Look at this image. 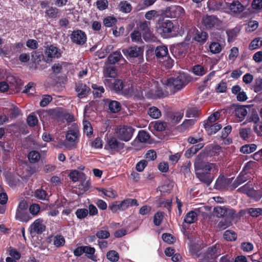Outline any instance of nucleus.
Returning <instances> with one entry per match:
<instances>
[{"label":"nucleus","mask_w":262,"mask_h":262,"mask_svg":"<svg viewBox=\"0 0 262 262\" xmlns=\"http://www.w3.org/2000/svg\"><path fill=\"white\" fill-rule=\"evenodd\" d=\"M192 39L200 43H204L207 37V34L205 32H199L198 30L194 29L193 30Z\"/></svg>","instance_id":"19"},{"label":"nucleus","mask_w":262,"mask_h":262,"mask_svg":"<svg viewBox=\"0 0 262 262\" xmlns=\"http://www.w3.org/2000/svg\"><path fill=\"white\" fill-rule=\"evenodd\" d=\"M124 210L130 207L137 206L139 205L138 201L136 199H126L122 201Z\"/></svg>","instance_id":"29"},{"label":"nucleus","mask_w":262,"mask_h":262,"mask_svg":"<svg viewBox=\"0 0 262 262\" xmlns=\"http://www.w3.org/2000/svg\"><path fill=\"white\" fill-rule=\"evenodd\" d=\"M99 191L101 192L104 195L111 198H115L117 196V193L116 191L112 188L107 189L98 188Z\"/></svg>","instance_id":"33"},{"label":"nucleus","mask_w":262,"mask_h":262,"mask_svg":"<svg viewBox=\"0 0 262 262\" xmlns=\"http://www.w3.org/2000/svg\"><path fill=\"white\" fill-rule=\"evenodd\" d=\"M206 72L207 70L201 65H195L193 68V73L198 76H202L204 75Z\"/></svg>","instance_id":"42"},{"label":"nucleus","mask_w":262,"mask_h":262,"mask_svg":"<svg viewBox=\"0 0 262 262\" xmlns=\"http://www.w3.org/2000/svg\"><path fill=\"white\" fill-rule=\"evenodd\" d=\"M249 196L253 198L256 201H257L262 197V190L256 191L253 189L251 195H249Z\"/></svg>","instance_id":"60"},{"label":"nucleus","mask_w":262,"mask_h":262,"mask_svg":"<svg viewBox=\"0 0 262 262\" xmlns=\"http://www.w3.org/2000/svg\"><path fill=\"white\" fill-rule=\"evenodd\" d=\"M138 138L140 142H147L149 139V135L146 132L141 130L138 133Z\"/></svg>","instance_id":"48"},{"label":"nucleus","mask_w":262,"mask_h":262,"mask_svg":"<svg viewBox=\"0 0 262 262\" xmlns=\"http://www.w3.org/2000/svg\"><path fill=\"white\" fill-rule=\"evenodd\" d=\"M168 49L165 46H160L156 48L155 53L158 58L166 57L168 55Z\"/></svg>","instance_id":"22"},{"label":"nucleus","mask_w":262,"mask_h":262,"mask_svg":"<svg viewBox=\"0 0 262 262\" xmlns=\"http://www.w3.org/2000/svg\"><path fill=\"white\" fill-rule=\"evenodd\" d=\"M214 213L217 217H222L224 216L227 212V209L225 207L217 206L214 208Z\"/></svg>","instance_id":"39"},{"label":"nucleus","mask_w":262,"mask_h":262,"mask_svg":"<svg viewBox=\"0 0 262 262\" xmlns=\"http://www.w3.org/2000/svg\"><path fill=\"white\" fill-rule=\"evenodd\" d=\"M58 14V10L53 7L50 8L46 11V14L50 18H56Z\"/></svg>","instance_id":"51"},{"label":"nucleus","mask_w":262,"mask_h":262,"mask_svg":"<svg viewBox=\"0 0 262 262\" xmlns=\"http://www.w3.org/2000/svg\"><path fill=\"white\" fill-rule=\"evenodd\" d=\"M147 165V162L145 160H142L137 163L136 165V169L138 172H142L143 171Z\"/></svg>","instance_id":"63"},{"label":"nucleus","mask_w":262,"mask_h":262,"mask_svg":"<svg viewBox=\"0 0 262 262\" xmlns=\"http://www.w3.org/2000/svg\"><path fill=\"white\" fill-rule=\"evenodd\" d=\"M162 238L165 242L169 244L173 243L176 241V238L171 234L168 233L163 234Z\"/></svg>","instance_id":"61"},{"label":"nucleus","mask_w":262,"mask_h":262,"mask_svg":"<svg viewBox=\"0 0 262 262\" xmlns=\"http://www.w3.org/2000/svg\"><path fill=\"white\" fill-rule=\"evenodd\" d=\"M118 7L119 10L124 13H129L132 9L130 4L125 1L120 2Z\"/></svg>","instance_id":"26"},{"label":"nucleus","mask_w":262,"mask_h":262,"mask_svg":"<svg viewBox=\"0 0 262 262\" xmlns=\"http://www.w3.org/2000/svg\"><path fill=\"white\" fill-rule=\"evenodd\" d=\"M105 147L107 149L118 150L123 147V144L119 142L115 137H112L107 140Z\"/></svg>","instance_id":"17"},{"label":"nucleus","mask_w":262,"mask_h":262,"mask_svg":"<svg viewBox=\"0 0 262 262\" xmlns=\"http://www.w3.org/2000/svg\"><path fill=\"white\" fill-rule=\"evenodd\" d=\"M130 38L133 42H139L141 41V34L136 30H135L130 34Z\"/></svg>","instance_id":"47"},{"label":"nucleus","mask_w":262,"mask_h":262,"mask_svg":"<svg viewBox=\"0 0 262 262\" xmlns=\"http://www.w3.org/2000/svg\"><path fill=\"white\" fill-rule=\"evenodd\" d=\"M96 5L99 10H103L108 7V3L107 0H97Z\"/></svg>","instance_id":"49"},{"label":"nucleus","mask_w":262,"mask_h":262,"mask_svg":"<svg viewBox=\"0 0 262 262\" xmlns=\"http://www.w3.org/2000/svg\"><path fill=\"white\" fill-rule=\"evenodd\" d=\"M148 114L154 119H158L161 116V112L160 110L155 106L151 107L148 109Z\"/></svg>","instance_id":"31"},{"label":"nucleus","mask_w":262,"mask_h":262,"mask_svg":"<svg viewBox=\"0 0 262 262\" xmlns=\"http://www.w3.org/2000/svg\"><path fill=\"white\" fill-rule=\"evenodd\" d=\"M163 219V213L162 212H157L154 215V223L156 226L161 224Z\"/></svg>","instance_id":"54"},{"label":"nucleus","mask_w":262,"mask_h":262,"mask_svg":"<svg viewBox=\"0 0 262 262\" xmlns=\"http://www.w3.org/2000/svg\"><path fill=\"white\" fill-rule=\"evenodd\" d=\"M77 96L79 98H82L86 96L90 93V89L83 83H79L76 86Z\"/></svg>","instance_id":"20"},{"label":"nucleus","mask_w":262,"mask_h":262,"mask_svg":"<svg viewBox=\"0 0 262 262\" xmlns=\"http://www.w3.org/2000/svg\"><path fill=\"white\" fill-rule=\"evenodd\" d=\"M40 158V154L35 150L30 151L28 154V159L30 163H35L39 161Z\"/></svg>","instance_id":"30"},{"label":"nucleus","mask_w":262,"mask_h":262,"mask_svg":"<svg viewBox=\"0 0 262 262\" xmlns=\"http://www.w3.org/2000/svg\"><path fill=\"white\" fill-rule=\"evenodd\" d=\"M224 238L228 241H234L236 239V234L232 231L227 230L224 233Z\"/></svg>","instance_id":"41"},{"label":"nucleus","mask_w":262,"mask_h":262,"mask_svg":"<svg viewBox=\"0 0 262 262\" xmlns=\"http://www.w3.org/2000/svg\"><path fill=\"white\" fill-rule=\"evenodd\" d=\"M134 129L130 126L120 127L116 133L118 137L125 142L128 141L132 137Z\"/></svg>","instance_id":"7"},{"label":"nucleus","mask_w":262,"mask_h":262,"mask_svg":"<svg viewBox=\"0 0 262 262\" xmlns=\"http://www.w3.org/2000/svg\"><path fill=\"white\" fill-rule=\"evenodd\" d=\"M159 16V12L155 10L148 11L145 14V18L148 20H154L155 18H158Z\"/></svg>","instance_id":"40"},{"label":"nucleus","mask_w":262,"mask_h":262,"mask_svg":"<svg viewBox=\"0 0 262 262\" xmlns=\"http://www.w3.org/2000/svg\"><path fill=\"white\" fill-rule=\"evenodd\" d=\"M258 26V23L256 20H252L248 22L246 27L248 32H252L255 30Z\"/></svg>","instance_id":"53"},{"label":"nucleus","mask_w":262,"mask_h":262,"mask_svg":"<svg viewBox=\"0 0 262 262\" xmlns=\"http://www.w3.org/2000/svg\"><path fill=\"white\" fill-rule=\"evenodd\" d=\"M262 46V37H257L250 43L249 49L251 50L258 49Z\"/></svg>","instance_id":"35"},{"label":"nucleus","mask_w":262,"mask_h":262,"mask_svg":"<svg viewBox=\"0 0 262 262\" xmlns=\"http://www.w3.org/2000/svg\"><path fill=\"white\" fill-rule=\"evenodd\" d=\"M106 257L112 262H116L119 258V255L116 251L110 250L107 253Z\"/></svg>","instance_id":"38"},{"label":"nucleus","mask_w":262,"mask_h":262,"mask_svg":"<svg viewBox=\"0 0 262 262\" xmlns=\"http://www.w3.org/2000/svg\"><path fill=\"white\" fill-rule=\"evenodd\" d=\"M204 127L208 135H212L215 134L220 130L222 127L221 124L216 123L214 124L204 123Z\"/></svg>","instance_id":"21"},{"label":"nucleus","mask_w":262,"mask_h":262,"mask_svg":"<svg viewBox=\"0 0 262 262\" xmlns=\"http://www.w3.org/2000/svg\"><path fill=\"white\" fill-rule=\"evenodd\" d=\"M238 49L236 47H233L230 50V52L228 56L229 59L232 61H234L235 59L237 57V56L238 55Z\"/></svg>","instance_id":"56"},{"label":"nucleus","mask_w":262,"mask_h":262,"mask_svg":"<svg viewBox=\"0 0 262 262\" xmlns=\"http://www.w3.org/2000/svg\"><path fill=\"white\" fill-rule=\"evenodd\" d=\"M208 254L211 256L212 258L216 257L221 254L220 246L219 244H216L212 246L208 250Z\"/></svg>","instance_id":"28"},{"label":"nucleus","mask_w":262,"mask_h":262,"mask_svg":"<svg viewBox=\"0 0 262 262\" xmlns=\"http://www.w3.org/2000/svg\"><path fill=\"white\" fill-rule=\"evenodd\" d=\"M83 131L84 133L88 136H90L93 133V128L91 123L86 121H83Z\"/></svg>","instance_id":"50"},{"label":"nucleus","mask_w":262,"mask_h":262,"mask_svg":"<svg viewBox=\"0 0 262 262\" xmlns=\"http://www.w3.org/2000/svg\"><path fill=\"white\" fill-rule=\"evenodd\" d=\"M43 221L40 219L36 220L31 226V233H41L45 230Z\"/></svg>","instance_id":"14"},{"label":"nucleus","mask_w":262,"mask_h":262,"mask_svg":"<svg viewBox=\"0 0 262 262\" xmlns=\"http://www.w3.org/2000/svg\"><path fill=\"white\" fill-rule=\"evenodd\" d=\"M116 91H119L124 89V92L128 96H134L137 97H143V91L137 92V90L131 85L130 87L123 86L122 81L120 80H114V82L111 81V86H109Z\"/></svg>","instance_id":"2"},{"label":"nucleus","mask_w":262,"mask_h":262,"mask_svg":"<svg viewBox=\"0 0 262 262\" xmlns=\"http://www.w3.org/2000/svg\"><path fill=\"white\" fill-rule=\"evenodd\" d=\"M150 125L155 130L159 132L164 130L166 127V123L160 121H155V122H153L152 124H151Z\"/></svg>","instance_id":"37"},{"label":"nucleus","mask_w":262,"mask_h":262,"mask_svg":"<svg viewBox=\"0 0 262 262\" xmlns=\"http://www.w3.org/2000/svg\"><path fill=\"white\" fill-rule=\"evenodd\" d=\"M138 28L143 32V37L146 41L153 40L154 36L150 30V23L147 21H143L140 23Z\"/></svg>","instance_id":"9"},{"label":"nucleus","mask_w":262,"mask_h":262,"mask_svg":"<svg viewBox=\"0 0 262 262\" xmlns=\"http://www.w3.org/2000/svg\"><path fill=\"white\" fill-rule=\"evenodd\" d=\"M75 214L79 219L85 218L88 214V211L86 209H78L76 210Z\"/></svg>","instance_id":"62"},{"label":"nucleus","mask_w":262,"mask_h":262,"mask_svg":"<svg viewBox=\"0 0 262 262\" xmlns=\"http://www.w3.org/2000/svg\"><path fill=\"white\" fill-rule=\"evenodd\" d=\"M47 242L52 244L56 247H60L64 245L65 239L62 235H53L48 238Z\"/></svg>","instance_id":"18"},{"label":"nucleus","mask_w":262,"mask_h":262,"mask_svg":"<svg viewBox=\"0 0 262 262\" xmlns=\"http://www.w3.org/2000/svg\"><path fill=\"white\" fill-rule=\"evenodd\" d=\"M196 175L201 181L206 184L207 185H209L212 182V180L207 174L200 172H196Z\"/></svg>","instance_id":"36"},{"label":"nucleus","mask_w":262,"mask_h":262,"mask_svg":"<svg viewBox=\"0 0 262 262\" xmlns=\"http://www.w3.org/2000/svg\"><path fill=\"white\" fill-rule=\"evenodd\" d=\"M200 163L199 161H196L194 163V167L196 170H198L202 168L203 169L206 171H210L212 166V164H205L202 165H200Z\"/></svg>","instance_id":"44"},{"label":"nucleus","mask_w":262,"mask_h":262,"mask_svg":"<svg viewBox=\"0 0 262 262\" xmlns=\"http://www.w3.org/2000/svg\"><path fill=\"white\" fill-rule=\"evenodd\" d=\"M256 145L254 144L250 145H246L242 147L241 151L243 152L251 153L256 150Z\"/></svg>","instance_id":"58"},{"label":"nucleus","mask_w":262,"mask_h":262,"mask_svg":"<svg viewBox=\"0 0 262 262\" xmlns=\"http://www.w3.org/2000/svg\"><path fill=\"white\" fill-rule=\"evenodd\" d=\"M110 111L112 113H117L121 110L120 103L115 100L110 101L108 104Z\"/></svg>","instance_id":"34"},{"label":"nucleus","mask_w":262,"mask_h":262,"mask_svg":"<svg viewBox=\"0 0 262 262\" xmlns=\"http://www.w3.org/2000/svg\"><path fill=\"white\" fill-rule=\"evenodd\" d=\"M247 212L252 216L257 217L262 214V208H251L247 209Z\"/></svg>","instance_id":"45"},{"label":"nucleus","mask_w":262,"mask_h":262,"mask_svg":"<svg viewBox=\"0 0 262 262\" xmlns=\"http://www.w3.org/2000/svg\"><path fill=\"white\" fill-rule=\"evenodd\" d=\"M225 5V4H222L220 2H210L209 4V7L210 9L212 10H223L224 11L223 7Z\"/></svg>","instance_id":"43"},{"label":"nucleus","mask_w":262,"mask_h":262,"mask_svg":"<svg viewBox=\"0 0 262 262\" xmlns=\"http://www.w3.org/2000/svg\"><path fill=\"white\" fill-rule=\"evenodd\" d=\"M35 196L38 199L46 200L47 198V193L43 189H37L35 191Z\"/></svg>","instance_id":"57"},{"label":"nucleus","mask_w":262,"mask_h":262,"mask_svg":"<svg viewBox=\"0 0 262 262\" xmlns=\"http://www.w3.org/2000/svg\"><path fill=\"white\" fill-rule=\"evenodd\" d=\"M73 128L70 129L66 134L67 140L71 143L75 142L78 138V129L76 124L72 125Z\"/></svg>","instance_id":"16"},{"label":"nucleus","mask_w":262,"mask_h":262,"mask_svg":"<svg viewBox=\"0 0 262 262\" xmlns=\"http://www.w3.org/2000/svg\"><path fill=\"white\" fill-rule=\"evenodd\" d=\"M117 21L116 18L112 16H108L105 18L103 20L104 25L106 27H111Z\"/></svg>","instance_id":"52"},{"label":"nucleus","mask_w":262,"mask_h":262,"mask_svg":"<svg viewBox=\"0 0 262 262\" xmlns=\"http://www.w3.org/2000/svg\"><path fill=\"white\" fill-rule=\"evenodd\" d=\"M83 174L77 170H73L70 173V179L74 182L78 181L79 179L82 177Z\"/></svg>","instance_id":"55"},{"label":"nucleus","mask_w":262,"mask_h":262,"mask_svg":"<svg viewBox=\"0 0 262 262\" xmlns=\"http://www.w3.org/2000/svg\"><path fill=\"white\" fill-rule=\"evenodd\" d=\"M45 54L46 57L47 62H50L53 58H58L61 56L60 50L54 46H50L47 47L45 50Z\"/></svg>","instance_id":"10"},{"label":"nucleus","mask_w":262,"mask_h":262,"mask_svg":"<svg viewBox=\"0 0 262 262\" xmlns=\"http://www.w3.org/2000/svg\"><path fill=\"white\" fill-rule=\"evenodd\" d=\"M246 7L239 1H233L231 3H225L223 7L224 11L232 16H237L242 12Z\"/></svg>","instance_id":"4"},{"label":"nucleus","mask_w":262,"mask_h":262,"mask_svg":"<svg viewBox=\"0 0 262 262\" xmlns=\"http://www.w3.org/2000/svg\"><path fill=\"white\" fill-rule=\"evenodd\" d=\"M254 91L256 93L259 92L262 90V79L257 78L255 79V83L253 86Z\"/></svg>","instance_id":"64"},{"label":"nucleus","mask_w":262,"mask_h":262,"mask_svg":"<svg viewBox=\"0 0 262 262\" xmlns=\"http://www.w3.org/2000/svg\"><path fill=\"white\" fill-rule=\"evenodd\" d=\"M103 75L105 78L104 83L106 86H111L112 79H114L117 76V72L115 68L113 66L106 64L103 69Z\"/></svg>","instance_id":"6"},{"label":"nucleus","mask_w":262,"mask_h":262,"mask_svg":"<svg viewBox=\"0 0 262 262\" xmlns=\"http://www.w3.org/2000/svg\"><path fill=\"white\" fill-rule=\"evenodd\" d=\"M249 105H238L234 109L235 116L238 118L239 121H243L248 114L247 108Z\"/></svg>","instance_id":"15"},{"label":"nucleus","mask_w":262,"mask_h":262,"mask_svg":"<svg viewBox=\"0 0 262 262\" xmlns=\"http://www.w3.org/2000/svg\"><path fill=\"white\" fill-rule=\"evenodd\" d=\"M183 116V113L179 112L173 113L171 116L172 122L174 123H177L180 121Z\"/></svg>","instance_id":"59"},{"label":"nucleus","mask_w":262,"mask_h":262,"mask_svg":"<svg viewBox=\"0 0 262 262\" xmlns=\"http://www.w3.org/2000/svg\"><path fill=\"white\" fill-rule=\"evenodd\" d=\"M179 30V25H174L172 22L169 20H166L161 23L159 24L158 27V32L164 37L168 36L172 32H178Z\"/></svg>","instance_id":"3"},{"label":"nucleus","mask_w":262,"mask_h":262,"mask_svg":"<svg viewBox=\"0 0 262 262\" xmlns=\"http://www.w3.org/2000/svg\"><path fill=\"white\" fill-rule=\"evenodd\" d=\"M68 66L66 62H58L54 64L52 67L53 72L56 74L60 73L62 70Z\"/></svg>","instance_id":"25"},{"label":"nucleus","mask_w":262,"mask_h":262,"mask_svg":"<svg viewBox=\"0 0 262 262\" xmlns=\"http://www.w3.org/2000/svg\"><path fill=\"white\" fill-rule=\"evenodd\" d=\"M143 51L142 47L135 46L123 50L122 52L125 55H127L130 57H138L143 55Z\"/></svg>","instance_id":"13"},{"label":"nucleus","mask_w":262,"mask_h":262,"mask_svg":"<svg viewBox=\"0 0 262 262\" xmlns=\"http://www.w3.org/2000/svg\"><path fill=\"white\" fill-rule=\"evenodd\" d=\"M109 208L113 213H116L118 211H124V207L122 201L121 202L116 201L109 206Z\"/></svg>","instance_id":"24"},{"label":"nucleus","mask_w":262,"mask_h":262,"mask_svg":"<svg viewBox=\"0 0 262 262\" xmlns=\"http://www.w3.org/2000/svg\"><path fill=\"white\" fill-rule=\"evenodd\" d=\"M122 57L120 52L116 51L108 57L107 61L110 63L114 64L119 61Z\"/></svg>","instance_id":"27"},{"label":"nucleus","mask_w":262,"mask_h":262,"mask_svg":"<svg viewBox=\"0 0 262 262\" xmlns=\"http://www.w3.org/2000/svg\"><path fill=\"white\" fill-rule=\"evenodd\" d=\"M223 46L217 42H212L209 46L210 52L213 54H217L221 52Z\"/></svg>","instance_id":"32"},{"label":"nucleus","mask_w":262,"mask_h":262,"mask_svg":"<svg viewBox=\"0 0 262 262\" xmlns=\"http://www.w3.org/2000/svg\"><path fill=\"white\" fill-rule=\"evenodd\" d=\"M253 188L251 187V185L249 183L246 184L243 186L238 189V191L246 194L248 196L251 195V193Z\"/></svg>","instance_id":"46"},{"label":"nucleus","mask_w":262,"mask_h":262,"mask_svg":"<svg viewBox=\"0 0 262 262\" xmlns=\"http://www.w3.org/2000/svg\"><path fill=\"white\" fill-rule=\"evenodd\" d=\"M150 85L148 88L149 90H144L145 96L148 98H152L164 96V94L159 88L158 82L152 81V82L150 83Z\"/></svg>","instance_id":"5"},{"label":"nucleus","mask_w":262,"mask_h":262,"mask_svg":"<svg viewBox=\"0 0 262 262\" xmlns=\"http://www.w3.org/2000/svg\"><path fill=\"white\" fill-rule=\"evenodd\" d=\"M164 13L168 17L178 18L184 15L185 10L180 6H172L166 8Z\"/></svg>","instance_id":"8"},{"label":"nucleus","mask_w":262,"mask_h":262,"mask_svg":"<svg viewBox=\"0 0 262 262\" xmlns=\"http://www.w3.org/2000/svg\"><path fill=\"white\" fill-rule=\"evenodd\" d=\"M187 78L184 73H180L176 78H170L166 80L165 85L166 88H169L171 93H173L176 91L182 89L187 83Z\"/></svg>","instance_id":"1"},{"label":"nucleus","mask_w":262,"mask_h":262,"mask_svg":"<svg viewBox=\"0 0 262 262\" xmlns=\"http://www.w3.org/2000/svg\"><path fill=\"white\" fill-rule=\"evenodd\" d=\"M202 23L207 29H210L214 27H220L222 21L215 16H206L203 18Z\"/></svg>","instance_id":"12"},{"label":"nucleus","mask_w":262,"mask_h":262,"mask_svg":"<svg viewBox=\"0 0 262 262\" xmlns=\"http://www.w3.org/2000/svg\"><path fill=\"white\" fill-rule=\"evenodd\" d=\"M198 219V214L195 211H191L186 215L184 222L190 224L194 223Z\"/></svg>","instance_id":"23"},{"label":"nucleus","mask_w":262,"mask_h":262,"mask_svg":"<svg viewBox=\"0 0 262 262\" xmlns=\"http://www.w3.org/2000/svg\"><path fill=\"white\" fill-rule=\"evenodd\" d=\"M71 41L77 45H82L86 41V35L85 33L80 30L73 31L70 36Z\"/></svg>","instance_id":"11"}]
</instances>
